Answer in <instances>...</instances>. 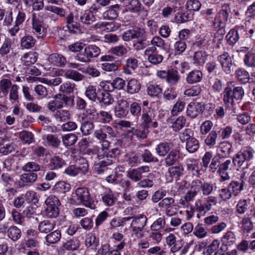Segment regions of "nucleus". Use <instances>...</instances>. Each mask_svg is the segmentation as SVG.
Returning <instances> with one entry per match:
<instances>
[{"label": "nucleus", "mask_w": 255, "mask_h": 255, "mask_svg": "<svg viewBox=\"0 0 255 255\" xmlns=\"http://www.w3.org/2000/svg\"><path fill=\"white\" fill-rule=\"evenodd\" d=\"M228 188L232 195L237 196L243 189V184L237 181H232L228 186Z\"/></svg>", "instance_id": "obj_42"}, {"label": "nucleus", "mask_w": 255, "mask_h": 255, "mask_svg": "<svg viewBox=\"0 0 255 255\" xmlns=\"http://www.w3.org/2000/svg\"><path fill=\"white\" fill-rule=\"evenodd\" d=\"M217 203V199L214 196H209L207 198L198 199L195 203L196 210L198 212L197 215L204 216L210 211L213 205H215Z\"/></svg>", "instance_id": "obj_5"}, {"label": "nucleus", "mask_w": 255, "mask_h": 255, "mask_svg": "<svg viewBox=\"0 0 255 255\" xmlns=\"http://www.w3.org/2000/svg\"><path fill=\"white\" fill-rule=\"evenodd\" d=\"M145 33L144 29H130L123 34V39L125 41H128L132 39L142 37Z\"/></svg>", "instance_id": "obj_10"}, {"label": "nucleus", "mask_w": 255, "mask_h": 255, "mask_svg": "<svg viewBox=\"0 0 255 255\" xmlns=\"http://www.w3.org/2000/svg\"><path fill=\"white\" fill-rule=\"evenodd\" d=\"M128 104L126 100L123 99L119 100L115 109L116 116L118 118L126 116L128 113Z\"/></svg>", "instance_id": "obj_11"}, {"label": "nucleus", "mask_w": 255, "mask_h": 255, "mask_svg": "<svg viewBox=\"0 0 255 255\" xmlns=\"http://www.w3.org/2000/svg\"><path fill=\"white\" fill-rule=\"evenodd\" d=\"M95 16L90 10H87L81 13L80 20L84 24H91L95 21Z\"/></svg>", "instance_id": "obj_31"}, {"label": "nucleus", "mask_w": 255, "mask_h": 255, "mask_svg": "<svg viewBox=\"0 0 255 255\" xmlns=\"http://www.w3.org/2000/svg\"><path fill=\"white\" fill-rule=\"evenodd\" d=\"M21 169L26 172L31 173L39 171L40 170V166L34 161H29L24 164Z\"/></svg>", "instance_id": "obj_36"}, {"label": "nucleus", "mask_w": 255, "mask_h": 255, "mask_svg": "<svg viewBox=\"0 0 255 255\" xmlns=\"http://www.w3.org/2000/svg\"><path fill=\"white\" fill-rule=\"evenodd\" d=\"M193 234L198 239H203L207 236V229L201 225L198 224L194 228Z\"/></svg>", "instance_id": "obj_49"}, {"label": "nucleus", "mask_w": 255, "mask_h": 255, "mask_svg": "<svg viewBox=\"0 0 255 255\" xmlns=\"http://www.w3.org/2000/svg\"><path fill=\"white\" fill-rule=\"evenodd\" d=\"M194 131L190 128H186L180 133L179 137L181 142H187L191 138H194Z\"/></svg>", "instance_id": "obj_57"}, {"label": "nucleus", "mask_w": 255, "mask_h": 255, "mask_svg": "<svg viewBox=\"0 0 255 255\" xmlns=\"http://www.w3.org/2000/svg\"><path fill=\"white\" fill-rule=\"evenodd\" d=\"M155 114L150 108H143L141 117V124L145 128H156L157 122L155 120Z\"/></svg>", "instance_id": "obj_6"}, {"label": "nucleus", "mask_w": 255, "mask_h": 255, "mask_svg": "<svg viewBox=\"0 0 255 255\" xmlns=\"http://www.w3.org/2000/svg\"><path fill=\"white\" fill-rule=\"evenodd\" d=\"M218 60L221 64L222 69L227 74L231 72V68L233 65L232 57L228 52H224L222 54L218 56Z\"/></svg>", "instance_id": "obj_9"}, {"label": "nucleus", "mask_w": 255, "mask_h": 255, "mask_svg": "<svg viewBox=\"0 0 255 255\" xmlns=\"http://www.w3.org/2000/svg\"><path fill=\"white\" fill-rule=\"evenodd\" d=\"M64 97H56L54 99L48 104L47 108L52 111L61 108L65 103Z\"/></svg>", "instance_id": "obj_26"}, {"label": "nucleus", "mask_w": 255, "mask_h": 255, "mask_svg": "<svg viewBox=\"0 0 255 255\" xmlns=\"http://www.w3.org/2000/svg\"><path fill=\"white\" fill-rule=\"evenodd\" d=\"M66 78L78 82L84 79L85 76L76 70H68L64 74Z\"/></svg>", "instance_id": "obj_32"}, {"label": "nucleus", "mask_w": 255, "mask_h": 255, "mask_svg": "<svg viewBox=\"0 0 255 255\" xmlns=\"http://www.w3.org/2000/svg\"><path fill=\"white\" fill-rule=\"evenodd\" d=\"M179 151L177 150H171L165 158V162L167 166L173 165L179 158Z\"/></svg>", "instance_id": "obj_40"}, {"label": "nucleus", "mask_w": 255, "mask_h": 255, "mask_svg": "<svg viewBox=\"0 0 255 255\" xmlns=\"http://www.w3.org/2000/svg\"><path fill=\"white\" fill-rule=\"evenodd\" d=\"M37 179V174L33 172L25 173L20 175L17 183L19 187H24L34 183Z\"/></svg>", "instance_id": "obj_8"}, {"label": "nucleus", "mask_w": 255, "mask_h": 255, "mask_svg": "<svg viewBox=\"0 0 255 255\" xmlns=\"http://www.w3.org/2000/svg\"><path fill=\"white\" fill-rule=\"evenodd\" d=\"M75 89V84L67 82L62 84L59 88V91L63 93L70 94Z\"/></svg>", "instance_id": "obj_60"}, {"label": "nucleus", "mask_w": 255, "mask_h": 255, "mask_svg": "<svg viewBox=\"0 0 255 255\" xmlns=\"http://www.w3.org/2000/svg\"><path fill=\"white\" fill-rule=\"evenodd\" d=\"M221 241L223 245L225 246L231 245L235 243V236L233 232L228 231L223 235Z\"/></svg>", "instance_id": "obj_47"}, {"label": "nucleus", "mask_w": 255, "mask_h": 255, "mask_svg": "<svg viewBox=\"0 0 255 255\" xmlns=\"http://www.w3.org/2000/svg\"><path fill=\"white\" fill-rule=\"evenodd\" d=\"M19 87L16 84H13L12 87L9 89V99L12 103L18 102Z\"/></svg>", "instance_id": "obj_59"}, {"label": "nucleus", "mask_w": 255, "mask_h": 255, "mask_svg": "<svg viewBox=\"0 0 255 255\" xmlns=\"http://www.w3.org/2000/svg\"><path fill=\"white\" fill-rule=\"evenodd\" d=\"M120 11V5L118 4L112 5L103 13V18L106 20H113L117 18Z\"/></svg>", "instance_id": "obj_14"}, {"label": "nucleus", "mask_w": 255, "mask_h": 255, "mask_svg": "<svg viewBox=\"0 0 255 255\" xmlns=\"http://www.w3.org/2000/svg\"><path fill=\"white\" fill-rule=\"evenodd\" d=\"M85 245L87 247H96L98 245V239L95 234L90 233L86 235Z\"/></svg>", "instance_id": "obj_54"}, {"label": "nucleus", "mask_w": 255, "mask_h": 255, "mask_svg": "<svg viewBox=\"0 0 255 255\" xmlns=\"http://www.w3.org/2000/svg\"><path fill=\"white\" fill-rule=\"evenodd\" d=\"M55 225L49 221L41 222L38 226L39 231L42 233H48L54 229Z\"/></svg>", "instance_id": "obj_38"}, {"label": "nucleus", "mask_w": 255, "mask_h": 255, "mask_svg": "<svg viewBox=\"0 0 255 255\" xmlns=\"http://www.w3.org/2000/svg\"><path fill=\"white\" fill-rule=\"evenodd\" d=\"M235 74L238 80L242 84L248 83L250 79L249 73L243 69H238Z\"/></svg>", "instance_id": "obj_33"}, {"label": "nucleus", "mask_w": 255, "mask_h": 255, "mask_svg": "<svg viewBox=\"0 0 255 255\" xmlns=\"http://www.w3.org/2000/svg\"><path fill=\"white\" fill-rule=\"evenodd\" d=\"M220 242L218 240H214L206 248L204 252L205 255H211L214 252H219Z\"/></svg>", "instance_id": "obj_51"}, {"label": "nucleus", "mask_w": 255, "mask_h": 255, "mask_svg": "<svg viewBox=\"0 0 255 255\" xmlns=\"http://www.w3.org/2000/svg\"><path fill=\"white\" fill-rule=\"evenodd\" d=\"M148 178L141 180L137 183V186L140 188H150L154 184L155 175L153 173H150L147 176Z\"/></svg>", "instance_id": "obj_43"}, {"label": "nucleus", "mask_w": 255, "mask_h": 255, "mask_svg": "<svg viewBox=\"0 0 255 255\" xmlns=\"http://www.w3.org/2000/svg\"><path fill=\"white\" fill-rule=\"evenodd\" d=\"M185 102L182 100H178L173 105L171 110L170 113L172 116H175L178 115L182 112L185 107Z\"/></svg>", "instance_id": "obj_37"}, {"label": "nucleus", "mask_w": 255, "mask_h": 255, "mask_svg": "<svg viewBox=\"0 0 255 255\" xmlns=\"http://www.w3.org/2000/svg\"><path fill=\"white\" fill-rule=\"evenodd\" d=\"M246 162H249L254 158V150L250 147H247L240 151Z\"/></svg>", "instance_id": "obj_63"}, {"label": "nucleus", "mask_w": 255, "mask_h": 255, "mask_svg": "<svg viewBox=\"0 0 255 255\" xmlns=\"http://www.w3.org/2000/svg\"><path fill=\"white\" fill-rule=\"evenodd\" d=\"M0 145L2 146L0 148V152L4 154L10 153L13 150V146L9 143V140L5 136L0 137Z\"/></svg>", "instance_id": "obj_25"}, {"label": "nucleus", "mask_w": 255, "mask_h": 255, "mask_svg": "<svg viewBox=\"0 0 255 255\" xmlns=\"http://www.w3.org/2000/svg\"><path fill=\"white\" fill-rule=\"evenodd\" d=\"M98 100L105 105H109L114 102V99L109 92H101L98 94Z\"/></svg>", "instance_id": "obj_50"}, {"label": "nucleus", "mask_w": 255, "mask_h": 255, "mask_svg": "<svg viewBox=\"0 0 255 255\" xmlns=\"http://www.w3.org/2000/svg\"><path fill=\"white\" fill-rule=\"evenodd\" d=\"M12 85L9 77L2 76L0 80V95L6 96Z\"/></svg>", "instance_id": "obj_13"}, {"label": "nucleus", "mask_w": 255, "mask_h": 255, "mask_svg": "<svg viewBox=\"0 0 255 255\" xmlns=\"http://www.w3.org/2000/svg\"><path fill=\"white\" fill-rule=\"evenodd\" d=\"M206 53L205 51H199L195 52L193 57V63L196 66H202L206 60Z\"/></svg>", "instance_id": "obj_27"}, {"label": "nucleus", "mask_w": 255, "mask_h": 255, "mask_svg": "<svg viewBox=\"0 0 255 255\" xmlns=\"http://www.w3.org/2000/svg\"><path fill=\"white\" fill-rule=\"evenodd\" d=\"M231 12V8L228 4H224L222 8L216 16L213 25L216 28H219L217 32L215 33L213 39L214 42L218 41L219 43L223 38L225 34L224 27L228 21L229 15Z\"/></svg>", "instance_id": "obj_1"}, {"label": "nucleus", "mask_w": 255, "mask_h": 255, "mask_svg": "<svg viewBox=\"0 0 255 255\" xmlns=\"http://www.w3.org/2000/svg\"><path fill=\"white\" fill-rule=\"evenodd\" d=\"M244 61L246 66L255 69V55L254 53L248 52L245 56Z\"/></svg>", "instance_id": "obj_64"}, {"label": "nucleus", "mask_w": 255, "mask_h": 255, "mask_svg": "<svg viewBox=\"0 0 255 255\" xmlns=\"http://www.w3.org/2000/svg\"><path fill=\"white\" fill-rule=\"evenodd\" d=\"M32 28L38 37L42 38L46 35L47 30L42 18L35 13L32 15Z\"/></svg>", "instance_id": "obj_7"}, {"label": "nucleus", "mask_w": 255, "mask_h": 255, "mask_svg": "<svg viewBox=\"0 0 255 255\" xmlns=\"http://www.w3.org/2000/svg\"><path fill=\"white\" fill-rule=\"evenodd\" d=\"M132 217V221L130 223V227L132 229H143L145 226L147 218L144 215L140 214L137 216Z\"/></svg>", "instance_id": "obj_18"}, {"label": "nucleus", "mask_w": 255, "mask_h": 255, "mask_svg": "<svg viewBox=\"0 0 255 255\" xmlns=\"http://www.w3.org/2000/svg\"><path fill=\"white\" fill-rule=\"evenodd\" d=\"M38 53L34 51H30L24 53L21 57L22 63L25 66H29L36 62Z\"/></svg>", "instance_id": "obj_15"}, {"label": "nucleus", "mask_w": 255, "mask_h": 255, "mask_svg": "<svg viewBox=\"0 0 255 255\" xmlns=\"http://www.w3.org/2000/svg\"><path fill=\"white\" fill-rule=\"evenodd\" d=\"M184 168L182 165L172 166L168 169V173L172 179H177L183 174Z\"/></svg>", "instance_id": "obj_34"}, {"label": "nucleus", "mask_w": 255, "mask_h": 255, "mask_svg": "<svg viewBox=\"0 0 255 255\" xmlns=\"http://www.w3.org/2000/svg\"><path fill=\"white\" fill-rule=\"evenodd\" d=\"M165 242L173 253L178 252L181 249L182 246L177 242L176 238L173 233H170L165 238Z\"/></svg>", "instance_id": "obj_12"}, {"label": "nucleus", "mask_w": 255, "mask_h": 255, "mask_svg": "<svg viewBox=\"0 0 255 255\" xmlns=\"http://www.w3.org/2000/svg\"><path fill=\"white\" fill-rule=\"evenodd\" d=\"M72 197L74 202L77 204L83 203L91 209L96 208L95 201L91 199L90 193L86 188H77L75 193L73 194Z\"/></svg>", "instance_id": "obj_2"}, {"label": "nucleus", "mask_w": 255, "mask_h": 255, "mask_svg": "<svg viewBox=\"0 0 255 255\" xmlns=\"http://www.w3.org/2000/svg\"><path fill=\"white\" fill-rule=\"evenodd\" d=\"M186 124V119L184 117H179L172 123V128L175 131H178L184 127Z\"/></svg>", "instance_id": "obj_53"}, {"label": "nucleus", "mask_w": 255, "mask_h": 255, "mask_svg": "<svg viewBox=\"0 0 255 255\" xmlns=\"http://www.w3.org/2000/svg\"><path fill=\"white\" fill-rule=\"evenodd\" d=\"M202 74L199 70H195L190 72L187 75L186 80L189 84H192L200 82Z\"/></svg>", "instance_id": "obj_23"}, {"label": "nucleus", "mask_w": 255, "mask_h": 255, "mask_svg": "<svg viewBox=\"0 0 255 255\" xmlns=\"http://www.w3.org/2000/svg\"><path fill=\"white\" fill-rule=\"evenodd\" d=\"M199 147L198 140L195 137L186 142V149L190 153H194Z\"/></svg>", "instance_id": "obj_46"}, {"label": "nucleus", "mask_w": 255, "mask_h": 255, "mask_svg": "<svg viewBox=\"0 0 255 255\" xmlns=\"http://www.w3.org/2000/svg\"><path fill=\"white\" fill-rule=\"evenodd\" d=\"M165 225V220L164 217H160L155 221L150 226L151 230L158 231L164 228Z\"/></svg>", "instance_id": "obj_61"}, {"label": "nucleus", "mask_w": 255, "mask_h": 255, "mask_svg": "<svg viewBox=\"0 0 255 255\" xmlns=\"http://www.w3.org/2000/svg\"><path fill=\"white\" fill-rule=\"evenodd\" d=\"M232 148V144L227 141H224L219 144L218 147L219 154L222 157H227L229 155Z\"/></svg>", "instance_id": "obj_28"}, {"label": "nucleus", "mask_w": 255, "mask_h": 255, "mask_svg": "<svg viewBox=\"0 0 255 255\" xmlns=\"http://www.w3.org/2000/svg\"><path fill=\"white\" fill-rule=\"evenodd\" d=\"M20 230L15 226H11L7 230V235L13 241L18 240L21 237Z\"/></svg>", "instance_id": "obj_44"}, {"label": "nucleus", "mask_w": 255, "mask_h": 255, "mask_svg": "<svg viewBox=\"0 0 255 255\" xmlns=\"http://www.w3.org/2000/svg\"><path fill=\"white\" fill-rule=\"evenodd\" d=\"M96 88L93 86H89L86 91V96L91 101H95L98 98Z\"/></svg>", "instance_id": "obj_62"}, {"label": "nucleus", "mask_w": 255, "mask_h": 255, "mask_svg": "<svg viewBox=\"0 0 255 255\" xmlns=\"http://www.w3.org/2000/svg\"><path fill=\"white\" fill-rule=\"evenodd\" d=\"M80 245V241L76 238H72L67 240L62 245L64 250L74 251L78 249Z\"/></svg>", "instance_id": "obj_21"}, {"label": "nucleus", "mask_w": 255, "mask_h": 255, "mask_svg": "<svg viewBox=\"0 0 255 255\" xmlns=\"http://www.w3.org/2000/svg\"><path fill=\"white\" fill-rule=\"evenodd\" d=\"M172 144L170 142H161L156 146L155 152L159 156H164L172 148Z\"/></svg>", "instance_id": "obj_20"}, {"label": "nucleus", "mask_w": 255, "mask_h": 255, "mask_svg": "<svg viewBox=\"0 0 255 255\" xmlns=\"http://www.w3.org/2000/svg\"><path fill=\"white\" fill-rule=\"evenodd\" d=\"M187 169L195 176H198L200 171V164L193 158H189L186 161Z\"/></svg>", "instance_id": "obj_19"}, {"label": "nucleus", "mask_w": 255, "mask_h": 255, "mask_svg": "<svg viewBox=\"0 0 255 255\" xmlns=\"http://www.w3.org/2000/svg\"><path fill=\"white\" fill-rule=\"evenodd\" d=\"M36 40L30 35H25L21 38V46L25 49H29L33 47L35 44Z\"/></svg>", "instance_id": "obj_30"}, {"label": "nucleus", "mask_w": 255, "mask_h": 255, "mask_svg": "<svg viewBox=\"0 0 255 255\" xmlns=\"http://www.w3.org/2000/svg\"><path fill=\"white\" fill-rule=\"evenodd\" d=\"M66 21L67 27L70 31L76 32V30L79 29L80 24L78 22L74 21L73 16L71 14H70L67 16Z\"/></svg>", "instance_id": "obj_48"}, {"label": "nucleus", "mask_w": 255, "mask_h": 255, "mask_svg": "<svg viewBox=\"0 0 255 255\" xmlns=\"http://www.w3.org/2000/svg\"><path fill=\"white\" fill-rule=\"evenodd\" d=\"M77 136L73 133H68L62 136V142L65 146L73 145L77 140Z\"/></svg>", "instance_id": "obj_45"}, {"label": "nucleus", "mask_w": 255, "mask_h": 255, "mask_svg": "<svg viewBox=\"0 0 255 255\" xmlns=\"http://www.w3.org/2000/svg\"><path fill=\"white\" fill-rule=\"evenodd\" d=\"M70 189V184L63 181L56 182L52 188V190L54 192L59 194H64L69 192Z\"/></svg>", "instance_id": "obj_22"}, {"label": "nucleus", "mask_w": 255, "mask_h": 255, "mask_svg": "<svg viewBox=\"0 0 255 255\" xmlns=\"http://www.w3.org/2000/svg\"><path fill=\"white\" fill-rule=\"evenodd\" d=\"M179 78L177 71L171 69L168 71L166 82L170 85H175L178 82Z\"/></svg>", "instance_id": "obj_41"}, {"label": "nucleus", "mask_w": 255, "mask_h": 255, "mask_svg": "<svg viewBox=\"0 0 255 255\" xmlns=\"http://www.w3.org/2000/svg\"><path fill=\"white\" fill-rule=\"evenodd\" d=\"M65 164V161L61 158L54 156L51 159L49 165L52 169H55L62 167Z\"/></svg>", "instance_id": "obj_58"}, {"label": "nucleus", "mask_w": 255, "mask_h": 255, "mask_svg": "<svg viewBox=\"0 0 255 255\" xmlns=\"http://www.w3.org/2000/svg\"><path fill=\"white\" fill-rule=\"evenodd\" d=\"M226 38L229 44L233 45L239 40V36L238 32L236 30L232 29L228 32Z\"/></svg>", "instance_id": "obj_52"}, {"label": "nucleus", "mask_w": 255, "mask_h": 255, "mask_svg": "<svg viewBox=\"0 0 255 255\" xmlns=\"http://www.w3.org/2000/svg\"><path fill=\"white\" fill-rule=\"evenodd\" d=\"M202 110V108L200 104L190 103L187 107V115L191 118H195L201 113Z\"/></svg>", "instance_id": "obj_16"}, {"label": "nucleus", "mask_w": 255, "mask_h": 255, "mask_svg": "<svg viewBox=\"0 0 255 255\" xmlns=\"http://www.w3.org/2000/svg\"><path fill=\"white\" fill-rule=\"evenodd\" d=\"M84 52L90 59L93 57H97L100 54L101 50L97 46L90 45L85 47Z\"/></svg>", "instance_id": "obj_39"}, {"label": "nucleus", "mask_w": 255, "mask_h": 255, "mask_svg": "<svg viewBox=\"0 0 255 255\" xmlns=\"http://www.w3.org/2000/svg\"><path fill=\"white\" fill-rule=\"evenodd\" d=\"M223 100L228 108H232L234 99L240 100L244 95V91L242 87H235L232 90L230 87H227L224 92Z\"/></svg>", "instance_id": "obj_4"}, {"label": "nucleus", "mask_w": 255, "mask_h": 255, "mask_svg": "<svg viewBox=\"0 0 255 255\" xmlns=\"http://www.w3.org/2000/svg\"><path fill=\"white\" fill-rule=\"evenodd\" d=\"M162 90L157 84L149 83L147 86V92L148 95L159 97L162 95Z\"/></svg>", "instance_id": "obj_24"}, {"label": "nucleus", "mask_w": 255, "mask_h": 255, "mask_svg": "<svg viewBox=\"0 0 255 255\" xmlns=\"http://www.w3.org/2000/svg\"><path fill=\"white\" fill-rule=\"evenodd\" d=\"M151 44L156 47L168 51L169 49V46L167 43L165 42V41L159 36H154L150 41Z\"/></svg>", "instance_id": "obj_29"}, {"label": "nucleus", "mask_w": 255, "mask_h": 255, "mask_svg": "<svg viewBox=\"0 0 255 255\" xmlns=\"http://www.w3.org/2000/svg\"><path fill=\"white\" fill-rule=\"evenodd\" d=\"M93 150L97 155L99 159H102L101 161L95 164L94 169L96 172L99 174L104 172V168L107 166L113 164L115 157L112 156L110 152L106 153H101L97 147H94Z\"/></svg>", "instance_id": "obj_3"}, {"label": "nucleus", "mask_w": 255, "mask_h": 255, "mask_svg": "<svg viewBox=\"0 0 255 255\" xmlns=\"http://www.w3.org/2000/svg\"><path fill=\"white\" fill-rule=\"evenodd\" d=\"M140 84L139 81L136 79H132L128 83L127 91L131 94L136 93L140 90Z\"/></svg>", "instance_id": "obj_35"}, {"label": "nucleus", "mask_w": 255, "mask_h": 255, "mask_svg": "<svg viewBox=\"0 0 255 255\" xmlns=\"http://www.w3.org/2000/svg\"><path fill=\"white\" fill-rule=\"evenodd\" d=\"M61 237L60 232L56 230L47 235L46 237V240L50 244H55L60 240Z\"/></svg>", "instance_id": "obj_56"}, {"label": "nucleus", "mask_w": 255, "mask_h": 255, "mask_svg": "<svg viewBox=\"0 0 255 255\" xmlns=\"http://www.w3.org/2000/svg\"><path fill=\"white\" fill-rule=\"evenodd\" d=\"M128 50L127 47L124 45H119L112 47L111 52L118 57H122L127 54Z\"/></svg>", "instance_id": "obj_55"}, {"label": "nucleus", "mask_w": 255, "mask_h": 255, "mask_svg": "<svg viewBox=\"0 0 255 255\" xmlns=\"http://www.w3.org/2000/svg\"><path fill=\"white\" fill-rule=\"evenodd\" d=\"M47 61L50 65L57 66L63 65L66 62V58L58 53L50 54L47 58Z\"/></svg>", "instance_id": "obj_17"}]
</instances>
